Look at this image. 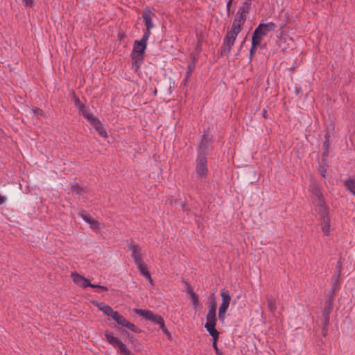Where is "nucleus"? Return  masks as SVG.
<instances>
[{"label":"nucleus","instance_id":"nucleus-48","mask_svg":"<svg viewBox=\"0 0 355 355\" xmlns=\"http://www.w3.org/2000/svg\"><path fill=\"white\" fill-rule=\"evenodd\" d=\"M5 202V197L0 195V205L3 204Z\"/></svg>","mask_w":355,"mask_h":355},{"label":"nucleus","instance_id":"nucleus-36","mask_svg":"<svg viewBox=\"0 0 355 355\" xmlns=\"http://www.w3.org/2000/svg\"><path fill=\"white\" fill-rule=\"evenodd\" d=\"M209 310L216 311V302L215 299H213L210 301Z\"/></svg>","mask_w":355,"mask_h":355},{"label":"nucleus","instance_id":"nucleus-35","mask_svg":"<svg viewBox=\"0 0 355 355\" xmlns=\"http://www.w3.org/2000/svg\"><path fill=\"white\" fill-rule=\"evenodd\" d=\"M259 44H254V40H252V47H251L250 51V60H252L253 54L254 53L256 46H259Z\"/></svg>","mask_w":355,"mask_h":355},{"label":"nucleus","instance_id":"nucleus-16","mask_svg":"<svg viewBox=\"0 0 355 355\" xmlns=\"http://www.w3.org/2000/svg\"><path fill=\"white\" fill-rule=\"evenodd\" d=\"M220 296L222 298V304L220 307L227 309L231 300L230 292L227 290L222 289L220 291Z\"/></svg>","mask_w":355,"mask_h":355},{"label":"nucleus","instance_id":"nucleus-15","mask_svg":"<svg viewBox=\"0 0 355 355\" xmlns=\"http://www.w3.org/2000/svg\"><path fill=\"white\" fill-rule=\"evenodd\" d=\"M131 58L133 60V62L132 64V69L135 72H137L143 60H144V55L134 53V54H131Z\"/></svg>","mask_w":355,"mask_h":355},{"label":"nucleus","instance_id":"nucleus-45","mask_svg":"<svg viewBox=\"0 0 355 355\" xmlns=\"http://www.w3.org/2000/svg\"><path fill=\"white\" fill-rule=\"evenodd\" d=\"M262 115H263V117L264 119H268V114H267V110H263V113H262Z\"/></svg>","mask_w":355,"mask_h":355},{"label":"nucleus","instance_id":"nucleus-10","mask_svg":"<svg viewBox=\"0 0 355 355\" xmlns=\"http://www.w3.org/2000/svg\"><path fill=\"white\" fill-rule=\"evenodd\" d=\"M153 16H155V14L153 13L148 8H146L144 10L142 13V17L146 26V31L145 33H148V37L150 35V29L153 27V24L152 22Z\"/></svg>","mask_w":355,"mask_h":355},{"label":"nucleus","instance_id":"nucleus-3","mask_svg":"<svg viewBox=\"0 0 355 355\" xmlns=\"http://www.w3.org/2000/svg\"><path fill=\"white\" fill-rule=\"evenodd\" d=\"M107 341L114 347H118L119 353L121 355H135L127 348L126 345L118 338L114 337L112 334L106 331L105 334Z\"/></svg>","mask_w":355,"mask_h":355},{"label":"nucleus","instance_id":"nucleus-23","mask_svg":"<svg viewBox=\"0 0 355 355\" xmlns=\"http://www.w3.org/2000/svg\"><path fill=\"white\" fill-rule=\"evenodd\" d=\"M71 188L73 192L78 195H83L87 193V190L85 188L82 187L78 183H75L71 184Z\"/></svg>","mask_w":355,"mask_h":355},{"label":"nucleus","instance_id":"nucleus-4","mask_svg":"<svg viewBox=\"0 0 355 355\" xmlns=\"http://www.w3.org/2000/svg\"><path fill=\"white\" fill-rule=\"evenodd\" d=\"M206 320H207V322L205 325V327L207 329V331L209 334H216V333H219L216 329V322H217L216 311H212V310H209V311L207 314V316H206Z\"/></svg>","mask_w":355,"mask_h":355},{"label":"nucleus","instance_id":"nucleus-38","mask_svg":"<svg viewBox=\"0 0 355 355\" xmlns=\"http://www.w3.org/2000/svg\"><path fill=\"white\" fill-rule=\"evenodd\" d=\"M33 112H34L35 114H37V116H42V115H43V111H42V110L40 109L39 107H34V108L33 109Z\"/></svg>","mask_w":355,"mask_h":355},{"label":"nucleus","instance_id":"nucleus-17","mask_svg":"<svg viewBox=\"0 0 355 355\" xmlns=\"http://www.w3.org/2000/svg\"><path fill=\"white\" fill-rule=\"evenodd\" d=\"M81 218L85 220L86 221L87 223H89L92 228L94 229V230H99L100 229V227H99V223L98 220H96V219L93 218L92 217L85 214L84 212H81L80 214Z\"/></svg>","mask_w":355,"mask_h":355},{"label":"nucleus","instance_id":"nucleus-9","mask_svg":"<svg viewBox=\"0 0 355 355\" xmlns=\"http://www.w3.org/2000/svg\"><path fill=\"white\" fill-rule=\"evenodd\" d=\"M207 157L202 155H200L197 160L196 171L199 176L206 177L207 173Z\"/></svg>","mask_w":355,"mask_h":355},{"label":"nucleus","instance_id":"nucleus-40","mask_svg":"<svg viewBox=\"0 0 355 355\" xmlns=\"http://www.w3.org/2000/svg\"><path fill=\"white\" fill-rule=\"evenodd\" d=\"M325 138H326V141L324 143V146L327 150L329 148V140H328V135H327L325 136Z\"/></svg>","mask_w":355,"mask_h":355},{"label":"nucleus","instance_id":"nucleus-43","mask_svg":"<svg viewBox=\"0 0 355 355\" xmlns=\"http://www.w3.org/2000/svg\"><path fill=\"white\" fill-rule=\"evenodd\" d=\"M98 289L101 291H107L108 290L106 286H98Z\"/></svg>","mask_w":355,"mask_h":355},{"label":"nucleus","instance_id":"nucleus-6","mask_svg":"<svg viewBox=\"0 0 355 355\" xmlns=\"http://www.w3.org/2000/svg\"><path fill=\"white\" fill-rule=\"evenodd\" d=\"M238 33L230 31H227L224 40V46L223 49V53H229L231 51L232 46L234 44L235 40L238 35Z\"/></svg>","mask_w":355,"mask_h":355},{"label":"nucleus","instance_id":"nucleus-34","mask_svg":"<svg viewBox=\"0 0 355 355\" xmlns=\"http://www.w3.org/2000/svg\"><path fill=\"white\" fill-rule=\"evenodd\" d=\"M322 322L323 327H327L329 324V316L322 315Z\"/></svg>","mask_w":355,"mask_h":355},{"label":"nucleus","instance_id":"nucleus-46","mask_svg":"<svg viewBox=\"0 0 355 355\" xmlns=\"http://www.w3.org/2000/svg\"><path fill=\"white\" fill-rule=\"evenodd\" d=\"M194 67H195L194 63L189 64V72H191L193 70Z\"/></svg>","mask_w":355,"mask_h":355},{"label":"nucleus","instance_id":"nucleus-1","mask_svg":"<svg viewBox=\"0 0 355 355\" xmlns=\"http://www.w3.org/2000/svg\"><path fill=\"white\" fill-rule=\"evenodd\" d=\"M134 311L139 315L143 316L146 320H150V321L153 322L154 323L159 324L160 328L162 329V331L167 336V337L169 339L171 338V334L168 331L167 328L166 327L164 318L162 316H160L159 315H155L152 311H148V310H142V309H135L134 310Z\"/></svg>","mask_w":355,"mask_h":355},{"label":"nucleus","instance_id":"nucleus-27","mask_svg":"<svg viewBox=\"0 0 355 355\" xmlns=\"http://www.w3.org/2000/svg\"><path fill=\"white\" fill-rule=\"evenodd\" d=\"M209 143V139L206 137L205 135L203 136L201 143L199 146V151L200 153H205L207 149V144Z\"/></svg>","mask_w":355,"mask_h":355},{"label":"nucleus","instance_id":"nucleus-49","mask_svg":"<svg viewBox=\"0 0 355 355\" xmlns=\"http://www.w3.org/2000/svg\"><path fill=\"white\" fill-rule=\"evenodd\" d=\"M232 1V0H230V1H228L227 4V10H229V8H230V4H231Z\"/></svg>","mask_w":355,"mask_h":355},{"label":"nucleus","instance_id":"nucleus-42","mask_svg":"<svg viewBox=\"0 0 355 355\" xmlns=\"http://www.w3.org/2000/svg\"><path fill=\"white\" fill-rule=\"evenodd\" d=\"M320 172H321V175L323 177V178H325L326 176V173H327V170L324 168H322L321 170H320Z\"/></svg>","mask_w":355,"mask_h":355},{"label":"nucleus","instance_id":"nucleus-32","mask_svg":"<svg viewBox=\"0 0 355 355\" xmlns=\"http://www.w3.org/2000/svg\"><path fill=\"white\" fill-rule=\"evenodd\" d=\"M125 327H127L128 329H129L130 330H131L133 332H136V333L141 332V329L139 328H138L134 324L130 322L129 321L126 324Z\"/></svg>","mask_w":355,"mask_h":355},{"label":"nucleus","instance_id":"nucleus-47","mask_svg":"<svg viewBox=\"0 0 355 355\" xmlns=\"http://www.w3.org/2000/svg\"><path fill=\"white\" fill-rule=\"evenodd\" d=\"M88 286L94 288H98V286H100V285L93 284L90 283V285H88Z\"/></svg>","mask_w":355,"mask_h":355},{"label":"nucleus","instance_id":"nucleus-50","mask_svg":"<svg viewBox=\"0 0 355 355\" xmlns=\"http://www.w3.org/2000/svg\"><path fill=\"white\" fill-rule=\"evenodd\" d=\"M157 89H155V90H154V94H155V95H157Z\"/></svg>","mask_w":355,"mask_h":355},{"label":"nucleus","instance_id":"nucleus-8","mask_svg":"<svg viewBox=\"0 0 355 355\" xmlns=\"http://www.w3.org/2000/svg\"><path fill=\"white\" fill-rule=\"evenodd\" d=\"M148 39V33H144L140 41L136 40L134 43L133 51L131 54L136 53L144 55V51L146 49V42Z\"/></svg>","mask_w":355,"mask_h":355},{"label":"nucleus","instance_id":"nucleus-25","mask_svg":"<svg viewBox=\"0 0 355 355\" xmlns=\"http://www.w3.org/2000/svg\"><path fill=\"white\" fill-rule=\"evenodd\" d=\"M209 334L211 336V337L213 338V347L215 349L216 354L222 355V352L218 349V346H217V341L218 340L219 333H216V334Z\"/></svg>","mask_w":355,"mask_h":355},{"label":"nucleus","instance_id":"nucleus-44","mask_svg":"<svg viewBox=\"0 0 355 355\" xmlns=\"http://www.w3.org/2000/svg\"><path fill=\"white\" fill-rule=\"evenodd\" d=\"M327 334V327H322V334L324 336H325Z\"/></svg>","mask_w":355,"mask_h":355},{"label":"nucleus","instance_id":"nucleus-5","mask_svg":"<svg viewBox=\"0 0 355 355\" xmlns=\"http://www.w3.org/2000/svg\"><path fill=\"white\" fill-rule=\"evenodd\" d=\"M314 202L320 215L328 214V209L325 205L324 198L319 189H315Z\"/></svg>","mask_w":355,"mask_h":355},{"label":"nucleus","instance_id":"nucleus-20","mask_svg":"<svg viewBox=\"0 0 355 355\" xmlns=\"http://www.w3.org/2000/svg\"><path fill=\"white\" fill-rule=\"evenodd\" d=\"M333 308H334L333 299H332V297H330L325 302L324 308L322 315L330 316V314L333 310Z\"/></svg>","mask_w":355,"mask_h":355},{"label":"nucleus","instance_id":"nucleus-33","mask_svg":"<svg viewBox=\"0 0 355 355\" xmlns=\"http://www.w3.org/2000/svg\"><path fill=\"white\" fill-rule=\"evenodd\" d=\"M227 309L219 307L218 310V318L220 320L223 321L225 318V313L227 311Z\"/></svg>","mask_w":355,"mask_h":355},{"label":"nucleus","instance_id":"nucleus-31","mask_svg":"<svg viewBox=\"0 0 355 355\" xmlns=\"http://www.w3.org/2000/svg\"><path fill=\"white\" fill-rule=\"evenodd\" d=\"M338 268V272L337 274L334 277V283H336V285L340 284V270H341V266L340 265V262L338 263L337 265Z\"/></svg>","mask_w":355,"mask_h":355},{"label":"nucleus","instance_id":"nucleus-2","mask_svg":"<svg viewBox=\"0 0 355 355\" xmlns=\"http://www.w3.org/2000/svg\"><path fill=\"white\" fill-rule=\"evenodd\" d=\"M276 27V24L273 22L259 24L252 35V40H254V44H261L262 37L266 36L269 32L274 31Z\"/></svg>","mask_w":355,"mask_h":355},{"label":"nucleus","instance_id":"nucleus-28","mask_svg":"<svg viewBox=\"0 0 355 355\" xmlns=\"http://www.w3.org/2000/svg\"><path fill=\"white\" fill-rule=\"evenodd\" d=\"M345 184L349 189V191L355 195V180L353 179H350L349 180H346L345 182Z\"/></svg>","mask_w":355,"mask_h":355},{"label":"nucleus","instance_id":"nucleus-19","mask_svg":"<svg viewBox=\"0 0 355 355\" xmlns=\"http://www.w3.org/2000/svg\"><path fill=\"white\" fill-rule=\"evenodd\" d=\"M266 300H267V305L268 308V311L272 313H275V312L277 310V301L276 300L272 297V296H266Z\"/></svg>","mask_w":355,"mask_h":355},{"label":"nucleus","instance_id":"nucleus-13","mask_svg":"<svg viewBox=\"0 0 355 355\" xmlns=\"http://www.w3.org/2000/svg\"><path fill=\"white\" fill-rule=\"evenodd\" d=\"M92 304L97 306L99 310H101L102 312H103L104 314H105L107 316L111 317L112 318L114 317V314L116 313V311H114L113 309L109 306L106 305L103 302H98L96 301H93Z\"/></svg>","mask_w":355,"mask_h":355},{"label":"nucleus","instance_id":"nucleus-30","mask_svg":"<svg viewBox=\"0 0 355 355\" xmlns=\"http://www.w3.org/2000/svg\"><path fill=\"white\" fill-rule=\"evenodd\" d=\"M72 99H73V102L75 103L76 107L78 108V110L84 108L85 104L83 103L80 101L79 98L74 93L73 94Z\"/></svg>","mask_w":355,"mask_h":355},{"label":"nucleus","instance_id":"nucleus-12","mask_svg":"<svg viewBox=\"0 0 355 355\" xmlns=\"http://www.w3.org/2000/svg\"><path fill=\"white\" fill-rule=\"evenodd\" d=\"M246 16H244V15H242L236 13L231 28V31L239 33L242 29V26L244 24Z\"/></svg>","mask_w":355,"mask_h":355},{"label":"nucleus","instance_id":"nucleus-24","mask_svg":"<svg viewBox=\"0 0 355 355\" xmlns=\"http://www.w3.org/2000/svg\"><path fill=\"white\" fill-rule=\"evenodd\" d=\"M188 293H189V295L191 296V300L192 301L193 304L195 306H197L198 304V296L193 291V288L190 286H189V287H188Z\"/></svg>","mask_w":355,"mask_h":355},{"label":"nucleus","instance_id":"nucleus-26","mask_svg":"<svg viewBox=\"0 0 355 355\" xmlns=\"http://www.w3.org/2000/svg\"><path fill=\"white\" fill-rule=\"evenodd\" d=\"M250 5L248 2L245 1L242 6H241L237 12L239 15H244L247 17V14L249 12Z\"/></svg>","mask_w":355,"mask_h":355},{"label":"nucleus","instance_id":"nucleus-21","mask_svg":"<svg viewBox=\"0 0 355 355\" xmlns=\"http://www.w3.org/2000/svg\"><path fill=\"white\" fill-rule=\"evenodd\" d=\"M92 126L95 128V130L101 137H103V138H107L108 136L107 132L100 121H98L96 124L93 125Z\"/></svg>","mask_w":355,"mask_h":355},{"label":"nucleus","instance_id":"nucleus-41","mask_svg":"<svg viewBox=\"0 0 355 355\" xmlns=\"http://www.w3.org/2000/svg\"><path fill=\"white\" fill-rule=\"evenodd\" d=\"M338 289H339V285H336V283H334L333 286H332V292L334 293L335 291H336Z\"/></svg>","mask_w":355,"mask_h":355},{"label":"nucleus","instance_id":"nucleus-37","mask_svg":"<svg viewBox=\"0 0 355 355\" xmlns=\"http://www.w3.org/2000/svg\"><path fill=\"white\" fill-rule=\"evenodd\" d=\"M79 112L80 114H82L85 118V116L90 113V112L85 107V106L84 105V108L83 109H79Z\"/></svg>","mask_w":355,"mask_h":355},{"label":"nucleus","instance_id":"nucleus-11","mask_svg":"<svg viewBox=\"0 0 355 355\" xmlns=\"http://www.w3.org/2000/svg\"><path fill=\"white\" fill-rule=\"evenodd\" d=\"M71 277L73 282L80 287L86 288L88 286V285H90L89 279L80 275L76 272H72L71 274Z\"/></svg>","mask_w":355,"mask_h":355},{"label":"nucleus","instance_id":"nucleus-22","mask_svg":"<svg viewBox=\"0 0 355 355\" xmlns=\"http://www.w3.org/2000/svg\"><path fill=\"white\" fill-rule=\"evenodd\" d=\"M112 319L117 322L118 324L121 325L123 327H125L126 324L128 323V320L122 315H121L118 311L114 314Z\"/></svg>","mask_w":355,"mask_h":355},{"label":"nucleus","instance_id":"nucleus-29","mask_svg":"<svg viewBox=\"0 0 355 355\" xmlns=\"http://www.w3.org/2000/svg\"><path fill=\"white\" fill-rule=\"evenodd\" d=\"M85 119L91 123L92 125L96 124L99 121L98 117L91 112L85 116Z\"/></svg>","mask_w":355,"mask_h":355},{"label":"nucleus","instance_id":"nucleus-39","mask_svg":"<svg viewBox=\"0 0 355 355\" xmlns=\"http://www.w3.org/2000/svg\"><path fill=\"white\" fill-rule=\"evenodd\" d=\"M25 3V5L28 7H33L34 4L35 0H23Z\"/></svg>","mask_w":355,"mask_h":355},{"label":"nucleus","instance_id":"nucleus-7","mask_svg":"<svg viewBox=\"0 0 355 355\" xmlns=\"http://www.w3.org/2000/svg\"><path fill=\"white\" fill-rule=\"evenodd\" d=\"M128 249L132 252L131 256L135 263L143 260L142 249L140 245L132 241L128 245Z\"/></svg>","mask_w":355,"mask_h":355},{"label":"nucleus","instance_id":"nucleus-18","mask_svg":"<svg viewBox=\"0 0 355 355\" xmlns=\"http://www.w3.org/2000/svg\"><path fill=\"white\" fill-rule=\"evenodd\" d=\"M135 264L137 265V266L139 270L140 271V272L141 273V275H143L144 277H146L149 280V282L152 284L153 279L151 277L150 272H148L146 266L144 265L143 260L139 261V263H135Z\"/></svg>","mask_w":355,"mask_h":355},{"label":"nucleus","instance_id":"nucleus-14","mask_svg":"<svg viewBox=\"0 0 355 355\" xmlns=\"http://www.w3.org/2000/svg\"><path fill=\"white\" fill-rule=\"evenodd\" d=\"M322 231L328 235L330 232V217L329 213L320 215Z\"/></svg>","mask_w":355,"mask_h":355}]
</instances>
